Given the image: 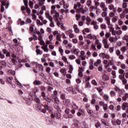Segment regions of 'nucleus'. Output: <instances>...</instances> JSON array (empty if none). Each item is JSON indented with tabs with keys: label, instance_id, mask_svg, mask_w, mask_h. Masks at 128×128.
<instances>
[{
	"label": "nucleus",
	"instance_id": "1",
	"mask_svg": "<svg viewBox=\"0 0 128 128\" xmlns=\"http://www.w3.org/2000/svg\"><path fill=\"white\" fill-rule=\"evenodd\" d=\"M41 106H44V108H38V110H39L40 112H42V114H46V110H48L50 114L52 112V110H50V107H48V105L46 104H45L44 105L42 104Z\"/></svg>",
	"mask_w": 128,
	"mask_h": 128
},
{
	"label": "nucleus",
	"instance_id": "2",
	"mask_svg": "<svg viewBox=\"0 0 128 128\" xmlns=\"http://www.w3.org/2000/svg\"><path fill=\"white\" fill-rule=\"evenodd\" d=\"M52 98L54 100L55 104H60V100H58V91L56 90L54 92V94H52Z\"/></svg>",
	"mask_w": 128,
	"mask_h": 128
},
{
	"label": "nucleus",
	"instance_id": "3",
	"mask_svg": "<svg viewBox=\"0 0 128 128\" xmlns=\"http://www.w3.org/2000/svg\"><path fill=\"white\" fill-rule=\"evenodd\" d=\"M62 117V114L58 111H56L54 113H52L50 114V118H56L58 120H60Z\"/></svg>",
	"mask_w": 128,
	"mask_h": 128
},
{
	"label": "nucleus",
	"instance_id": "4",
	"mask_svg": "<svg viewBox=\"0 0 128 128\" xmlns=\"http://www.w3.org/2000/svg\"><path fill=\"white\" fill-rule=\"evenodd\" d=\"M105 20H106V23L108 26V28H114V25L112 24H110V18L108 16H106L105 18Z\"/></svg>",
	"mask_w": 128,
	"mask_h": 128
},
{
	"label": "nucleus",
	"instance_id": "5",
	"mask_svg": "<svg viewBox=\"0 0 128 128\" xmlns=\"http://www.w3.org/2000/svg\"><path fill=\"white\" fill-rule=\"evenodd\" d=\"M112 126H120L122 124V120L120 119H117L116 121L115 120H113L111 121Z\"/></svg>",
	"mask_w": 128,
	"mask_h": 128
},
{
	"label": "nucleus",
	"instance_id": "6",
	"mask_svg": "<svg viewBox=\"0 0 128 128\" xmlns=\"http://www.w3.org/2000/svg\"><path fill=\"white\" fill-rule=\"evenodd\" d=\"M99 56L100 58H102V60H104V58H106L107 60H108V58H110V56H108V55L106 54H104V52H102V53L100 54Z\"/></svg>",
	"mask_w": 128,
	"mask_h": 128
},
{
	"label": "nucleus",
	"instance_id": "7",
	"mask_svg": "<svg viewBox=\"0 0 128 128\" xmlns=\"http://www.w3.org/2000/svg\"><path fill=\"white\" fill-rule=\"evenodd\" d=\"M14 80V78L12 76L6 77V82L8 84H12V80Z\"/></svg>",
	"mask_w": 128,
	"mask_h": 128
},
{
	"label": "nucleus",
	"instance_id": "8",
	"mask_svg": "<svg viewBox=\"0 0 128 128\" xmlns=\"http://www.w3.org/2000/svg\"><path fill=\"white\" fill-rule=\"evenodd\" d=\"M76 12H78V14H84L85 12H86V10H84L82 8H80L76 10Z\"/></svg>",
	"mask_w": 128,
	"mask_h": 128
},
{
	"label": "nucleus",
	"instance_id": "9",
	"mask_svg": "<svg viewBox=\"0 0 128 128\" xmlns=\"http://www.w3.org/2000/svg\"><path fill=\"white\" fill-rule=\"evenodd\" d=\"M38 68V70L42 72H44V66L42 64H38L36 66V68Z\"/></svg>",
	"mask_w": 128,
	"mask_h": 128
},
{
	"label": "nucleus",
	"instance_id": "10",
	"mask_svg": "<svg viewBox=\"0 0 128 128\" xmlns=\"http://www.w3.org/2000/svg\"><path fill=\"white\" fill-rule=\"evenodd\" d=\"M97 24L98 23L96 22L92 21L91 22L90 25L94 26V30H98V25Z\"/></svg>",
	"mask_w": 128,
	"mask_h": 128
},
{
	"label": "nucleus",
	"instance_id": "11",
	"mask_svg": "<svg viewBox=\"0 0 128 128\" xmlns=\"http://www.w3.org/2000/svg\"><path fill=\"white\" fill-rule=\"evenodd\" d=\"M102 80L106 82L110 80V76L106 74H104L102 76Z\"/></svg>",
	"mask_w": 128,
	"mask_h": 128
},
{
	"label": "nucleus",
	"instance_id": "12",
	"mask_svg": "<svg viewBox=\"0 0 128 128\" xmlns=\"http://www.w3.org/2000/svg\"><path fill=\"white\" fill-rule=\"evenodd\" d=\"M121 108L122 110H126V108H128V103L124 102L122 103Z\"/></svg>",
	"mask_w": 128,
	"mask_h": 128
},
{
	"label": "nucleus",
	"instance_id": "13",
	"mask_svg": "<svg viewBox=\"0 0 128 128\" xmlns=\"http://www.w3.org/2000/svg\"><path fill=\"white\" fill-rule=\"evenodd\" d=\"M102 43L104 44V48H108V39H104L102 40Z\"/></svg>",
	"mask_w": 128,
	"mask_h": 128
},
{
	"label": "nucleus",
	"instance_id": "14",
	"mask_svg": "<svg viewBox=\"0 0 128 128\" xmlns=\"http://www.w3.org/2000/svg\"><path fill=\"white\" fill-rule=\"evenodd\" d=\"M87 38H89V40H96V36L92 35V34H88L87 36Z\"/></svg>",
	"mask_w": 128,
	"mask_h": 128
},
{
	"label": "nucleus",
	"instance_id": "15",
	"mask_svg": "<svg viewBox=\"0 0 128 128\" xmlns=\"http://www.w3.org/2000/svg\"><path fill=\"white\" fill-rule=\"evenodd\" d=\"M86 112H87L88 114H89V116H94V110L88 108L86 109Z\"/></svg>",
	"mask_w": 128,
	"mask_h": 128
},
{
	"label": "nucleus",
	"instance_id": "16",
	"mask_svg": "<svg viewBox=\"0 0 128 128\" xmlns=\"http://www.w3.org/2000/svg\"><path fill=\"white\" fill-rule=\"evenodd\" d=\"M72 108L73 109V110H78V106H76V103H74V102H72Z\"/></svg>",
	"mask_w": 128,
	"mask_h": 128
},
{
	"label": "nucleus",
	"instance_id": "17",
	"mask_svg": "<svg viewBox=\"0 0 128 128\" xmlns=\"http://www.w3.org/2000/svg\"><path fill=\"white\" fill-rule=\"evenodd\" d=\"M44 100L47 102H49V104H50V102H54V100L48 96Z\"/></svg>",
	"mask_w": 128,
	"mask_h": 128
},
{
	"label": "nucleus",
	"instance_id": "18",
	"mask_svg": "<svg viewBox=\"0 0 128 128\" xmlns=\"http://www.w3.org/2000/svg\"><path fill=\"white\" fill-rule=\"evenodd\" d=\"M63 102L66 106H70V100L68 99L64 100Z\"/></svg>",
	"mask_w": 128,
	"mask_h": 128
},
{
	"label": "nucleus",
	"instance_id": "19",
	"mask_svg": "<svg viewBox=\"0 0 128 128\" xmlns=\"http://www.w3.org/2000/svg\"><path fill=\"white\" fill-rule=\"evenodd\" d=\"M102 64V60L100 59H98L96 62L94 63V66H100Z\"/></svg>",
	"mask_w": 128,
	"mask_h": 128
},
{
	"label": "nucleus",
	"instance_id": "20",
	"mask_svg": "<svg viewBox=\"0 0 128 128\" xmlns=\"http://www.w3.org/2000/svg\"><path fill=\"white\" fill-rule=\"evenodd\" d=\"M128 47L127 46H123L122 47L120 48V51L122 52V54H124V52H126L127 50H128Z\"/></svg>",
	"mask_w": 128,
	"mask_h": 128
},
{
	"label": "nucleus",
	"instance_id": "21",
	"mask_svg": "<svg viewBox=\"0 0 128 128\" xmlns=\"http://www.w3.org/2000/svg\"><path fill=\"white\" fill-rule=\"evenodd\" d=\"M46 16L47 18H48V20H49L50 22H52V17L50 15L49 13H46Z\"/></svg>",
	"mask_w": 128,
	"mask_h": 128
},
{
	"label": "nucleus",
	"instance_id": "22",
	"mask_svg": "<svg viewBox=\"0 0 128 128\" xmlns=\"http://www.w3.org/2000/svg\"><path fill=\"white\" fill-rule=\"evenodd\" d=\"M122 39L123 40H126V44L127 46H128V35H124Z\"/></svg>",
	"mask_w": 128,
	"mask_h": 128
},
{
	"label": "nucleus",
	"instance_id": "23",
	"mask_svg": "<svg viewBox=\"0 0 128 128\" xmlns=\"http://www.w3.org/2000/svg\"><path fill=\"white\" fill-rule=\"evenodd\" d=\"M34 102H36V104H40V98H37L36 96L34 98Z\"/></svg>",
	"mask_w": 128,
	"mask_h": 128
},
{
	"label": "nucleus",
	"instance_id": "24",
	"mask_svg": "<svg viewBox=\"0 0 128 128\" xmlns=\"http://www.w3.org/2000/svg\"><path fill=\"white\" fill-rule=\"evenodd\" d=\"M128 98V94L126 93L124 94V95L122 97V100H124V102H126V100Z\"/></svg>",
	"mask_w": 128,
	"mask_h": 128
},
{
	"label": "nucleus",
	"instance_id": "25",
	"mask_svg": "<svg viewBox=\"0 0 128 128\" xmlns=\"http://www.w3.org/2000/svg\"><path fill=\"white\" fill-rule=\"evenodd\" d=\"M101 122L103 124H104V126H108V124L106 123V119H102L101 120Z\"/></svg>",
	"mask_w": 128,
	"mask_h": 128
},
{
	"label": "nucleus",
	"instance_id": "26",
	"mask_svg": "<svg viewBox=\"0 0 128 128\" xmlns=\"http://www.w3.org/2000/svg\"><path fill=\"white\" fill-rule=\"evenodd\" d=\"M10 60L12 62V64H14V66H16L18 61L16 60V58H10Z\"/></svg>",
	"mask_w": 128,
	"mask_h": 128
},
{
	"label": "nucleus",
	"instance_id": "27",
	"mask_svg": "<svg viewBox=\"0 0 128 128\" xmlns=\"http://www.w3.org/2000/svg\"><path fill=\"white\" fill-rule=\"evenodd\" d=\"M110 94L111 98H114V96H116V92L114 90H112L110 92Z\"/></svg>",
	"mask_w": 128,
	"mask_h": 128
},
{
	"label": "nucleus",
	"instance_id": "28",
	"mask_svg": "<svg viewBox=\"0 0 128 128\" xmlns=\"http://www.w3.org/2000/svg\"><path fill=\"white\" fill-rule=\"evenodd\" d=\"M7 74H12L13 76L14 74V72L11 70H7Z\"/></svg>",
	"mask_w": 128,
	"mask_h": 128
},
{
	"label": "nucleus",
	"instance_id": "29",
	"mask_svg": "<svg viewBox=\"0 0 128 128\" xmlns=\"http://www.w3.org/2000/svg\"><path fill=\"white\" fill-rule=\"evenodd\" d=\"M108 94H104L103 96V98L104 100L109 102L110 100H108Z\"/></svg>",
	"mask_w": 128,
	"mask_h": 128
},
{
	"label": "nucleus",
	"instance_id": "30",
	"mask_svg": "<svg viewBox=\"0 0 128 128\" xmlns=\"http://www.w3.org/2000/svg\"><path fill=\"white\" fill-rule=\"evenodd\" d=\"M34 84V86H40V84H42V82H40V81H38L36 80L34 82H33Z\"/></svg>",
	"mask_w": 128,
	"mask_h": 128
},
{
	"label": "nucleus",
	"instance_id": "31",
	"mask_svg": "<svg viewBox=\"0 0 128 128\" xmlns=\"http://www.w3.org/2000/svg\"><path fill=\"white\" fill-rule=\"evenodd\" d=\"M101 126H102V124H100V122L98 121L95 124V127L96 128H100Z\"/></svg>",
	"mask_w": 128,
	"mask_h": 128
},
{
	"label": "nucleus",
	"instance_id": "32",
	"mask_svg": "<svg viewBox=\"0 0 128 128\" xmlns=\"http://www.w3.org/2000/svg\"><path fill=\"white\" fill-rule=\"evenodd\" d=\"M84 78L85 79L86 82H88V80H90V76H87L86 75L84 76Z\"/></svg>",
	"mask_w": 128,
	"mask_h": 128
},
{
	"label": "nucleus",
	"instance_id": "33",
	"mask_svg": "<svg viewBox=\"0 0 128 128\" xmlns=\"http://www.w3.org/2000/svg\"><path fill=\"white\" fill-rule=\"evenodd\" d=\"M86 4L88 6H92V1L90 0H88L86 2Z\"/></svg>",
	"mask_w": 128,
	"mask_h": 128
},
{
	"label": "nucleus",
	"instance_id": "34",
	"mask_svg": "<svg viewBox=\"0 0 128 128\" xmlns=\"http://www.w3.org/2000/svg\"><path fill=\"white\" fill-rule=\"evenodd\" d=\"M74 54H80V50L78 49H74L73 50Z\"/></svg>",
	"mask_w": 128,
	"mask_h": 128
},
{
	"label": "nucleus",
	"instance_id": "35",
	"mask_svg": "<svg viewBox=\"0 0 128 128\" xmlns=\"http://www.w3.org/2000/svg\"><path fill=\"white\" fill-rule=\"evenodd\" d=\"M38 88L37 87H34V88L32 90V92L34 93V94L38 92Z\"/></svg>",
	"mask_w": 128,
	"mask_h": 128
},
{
	"label": "nucleus",
	"instance_id": "36",
	"mask_svg": "<svg viewBox=\"0 0 128 128\" xmlns=\"http://www.w3.org/2000/svg\"><path fill=\"white\" fill-rule=\"evenodd\" d=\"M60 72L61 74H62L64 76H66V69L62 68L60 70Z\"/></svg>",
	"mask_w": 128,
	"mask_h": 128
},
{
	"label": "nucleus",
	"instance_id": "37",
	"mask_svg": "<svg viewBox=\"0 0 128 128\" xmlns=\"http://www.w3.org/2000/svg\"><path fill=\"white\" fill-rule=\"evenodd\" d=\"M71 128H78V124H73L71 125Z\"/></svg>",
	"mask_w": 128,
	"mask_h": 128
},
{
	"label": "nucleus",
	"instance_id": "38",
	"mask_svg": "<svg viewBox=\"0 0 128 128\" xmlns=\"http://www.w3.org/2000/svg\"><path fill=\"white\" fill-rule=\"evenodd\" d=\"M100 2V0H94V1L95 6H100V2Z\"/></svg>",
	"mask_w": 128,
	"mask_h": 128
},
{
	"label": "nucleus",
	"instance_id": "39",
	"mask_svg": "<svg viewBox=\"0 0 128 128\" xmlns=\"http://www.w3.org/2000/svg\"><path fill=\"white\" fill-rule=\"evenodd\" d=\"M41 96L43 97L44 100L46 98L47 96L46 95V92H44L42 91L41 92Z\"/></svg>",
	"mask_w": 128,
	"mask_h": 128
},
{
	"label": "nucleus",
	"instance_id": "40",
	"mask_svg": "<svg viewBox=\"0 0 128 128\" xmlns=\"http://www.w3.org/2000/svg\"><path fill=\"white\" fill-rule=\"evenodd\" d=\"M36 52L37 54H42V52L40 49H36Z\"/></svg>",
	"mask_w": 128,
	"mask_h": 128
},
{
	"label": "nucleus",
	"instance_id": "41",
	"mask_svg": "<svg viewBox=\"0 0 128 128\" xmlns=\"http://www.w3.org/2000/svg\"><path fill=\"white\" fill-rule=\"evenodd\" d=\"M29 96H31V98H36V94H34V93L31 92L29 94Z\"/></svg>",
	"mask_w": 128,
	"mask_h": 128
},
{
	"label": "nucleus",
	"instance_id": "42",
	"mask_svg": "<svg viewBox=\"0 0 128 128\" xmlns=\"http://www.w3.org/2000/svg\"><path fill=\"white\" fill-rule=\"evenodd\" d=\"M100 28L102 30H106V25L104 24H101Z\"/></svg>",
	"mask_w": 128,
	"mask_h": 128
},
{
	"label": "nucleus",
	"instance_id": "43",
	"mask_svg": "<svg viewBox=\"0 0 128 128\" xmlns=\"http://www.w3.org/2000/svg\"><path fill=\"white\" fill-rule=\"evenodd\" d=\"M23 2H24V4L26 8H28V0H24Z\"/></svg>",
	"mask_w": 128,
	"mask_h": 128
},
{
	"label": "nucleus",
	"instance_id": "44",
	"mask_svg": "<svg viewBox=\"0 0 128 128\" xmlns=\"http://www.w3.org/2000/svg\"><path fill=\"white\" fill-rule=\"evenodd\" d=\"M86 22H87V24H88V25L90 24V22L92 21V20H90V18L88 16V17L86 18Z\"/></svg>",
	"mask_w": 128,
	"mask_h": 128
},
{
	"label": "nucleus",
	"instance_id": "45",
	"mask_svg": "<svg viewBox=\"0 0 128 128\" xmlns=\"http://www.w3.org/2000/svg\"><path fill=\"white\" fill-rule=\"evenodd\" d=\"M100 6L102 8H104V7H106V4L104 2H101L100 4Z\"/></svg>",
	"mask_w": 128,
	"mask_h": 128
},
{
	"label": "nucleus",
	"instance_id": "46",
	"mask_svg": "<svg viewBox=\"0 0 128 128\" xmlns=\"http://www.w3.org/2000/svg\"><path fill=\"white\" fill-rule=\"evenodd\" d=\"M104 110H108V104H105L102 106Z\"/></svg>",
	"mask_w": 128,
	"mask_h": 128
},
{
	"label": "nucleus",
	"instance_id": "47",
	"mask_svg": "<svg viewBox=\"0 0 128 128\" xmlns=\"http://www.w3.org/2000/svg\"><path fill=\"white\" fill-rule=\"evenodd\" d=\"M28 4H29V6L30 8H32L33 6H34V2H32L30 0Z\"/></svg>",
	"mask_w": 128,
	"mask_h": 128
},
{
	"label": "nucleus",
	"instance_id": "48",
	"mask_svg": "<svg viewBox=\"0 0 128 128\" xmlns=\"http://www.w3.org/2000/svg\"><path fill=\"white\" fill-rule=\"evenodd\" d=\"M58 50L61 54V56H63L64 54V50H62V48H58Z\"/></svg>",
	"mask_w": 128,
	"mask_h": 128
},
{
	"label": "nucleus",
	"instance_id": "49",
	"mask_svg": "<svg viewBox=\"0 0 128 128\" xmlns=\"http://www.w3.org/2000/svg\"><path fill=\"white\" fill-rule=\"evenodd\" d=\"M122 6L124 8H126V7L128 6V3H126V2H123Z\"/></svg>",
	"mask_w": 128,
	"mask_h": 128
},
{
	"label": "nucleus",
	"instance_id": "50",
	"mask_svg": "<svg viewBox=\"0 0 128 128\" xmlns=\"http://www.w3.org/2000/svg\"><path fill=\"white\" fill-rule=\"evenodd\" d=\"M118 20V16H114L112 18V22H116Z\"/></svg>",
	"mask_w": 128,
	"mask_h": 128
},
{
	"label": "nucleus",
	"instance_id": "51",
	"mask_svg": "<svg viewBox=\"0 0 128 128\" xmlns=\"http://www.w3.org/2000/svg\"><path fill=\"white\" fill-rule=\"evenodd\" d=\"M60 98L63 100H66V94H61Z\"/></svg>",
	"mask_w": 128,
	"mask_h": 128
},
{
	"label": "nucleus",
	"instance_id": "52",
	"mask_svg": "<svg viewBox=\"0 0 128 128\" xmlns=\"http://www.w3.org/2000/svg\"><path fill=\"white\" fill-rule=\"evenodd\" d=\"M86 88H90V82H86Z\"/></svg>",
	"mask_w": 128,
	"mask_h": 128
},
{
	"label": "nucleus",
	"instance_id": "53",
	"mask_svg": "<svg viewBox=\"0 0 128 128\" xmlns=\"http://www.w3.org/2000/svg\"><path fill=\"white\" fill-rule=\"evenodd\" d=\"M56 22L58 26H60L62 28L64 27V25H62V23H60L59 20L57 21Z\"/></svg>",
	"mask_w": 128,
	"mask_h": 128
},
{
	"label": "nucleus",
	"instance_id": "54",
	"mask_svg": "<svg viewBox=\"0 0 128 128\" xmlns=\"http://www.w3.org/2000/svg\"><path fill=\"white\" fill-rule=\"evenodd\" d=\"M118 72L120 74H124V70L122 69H119Z\"/></svg>",
	"mask_w": 128,
	"mask_h": 128
},
{
	"label": "nucleus",
	"instance_id": "55",
	"mask_svg": "<svg viewBox=\"0 0 128 128\" xmlns=\"http://www.w3.org/2000/svg\"><path fill=\"white\" fill-rule=\"evenodd\" d=\"M61 38H62V36H60V34H58L56 35L57 40H58L59 42H60Z\"/></svg>",
	"mask_w": 128,
	"mask_h": 128
},
{
	"label": "nucleus",
	"instance_id": "56",
	"mask_svg": "<svg viewBox=\"0 0 128 128\" xmlns=\"http://www.w3.org/2000/svg\"><path fill=\"white\" fill-rule=\"evenodd\" d=\"M106 4H112V2H114V0H106Z\"/></svg>",
	"mask_w": 128,
	"mask_h": 128
},
{
	"label": "nucleus",
	"instance_id": "57",
	"mask_svg": "<svg viewBox=\"0 0 128 128\" xmlns=\"http://www.w3.org/2000/svg\"><path fill=\"white\" fill-rule=\"evenodd\" d=\"M102 65L99 66L98 67V72H102Z\"/></svg>",
	"mask_w": 128,
	"mask_h": 128
},
{
	"label": "nucleus",
	"instance_id": "58",
	"mask_svg": "<svg viewBox=\"0 0 128 128\" xmlns=\"http://www.w3.org/2000/svg\"><path fill=\"white\" fill-rule=\"evenodd\" d=\"M26 104H28V106H30V104H32V100H30V99H28L26 100Z\"/></svg>",
	"mask_w": 128,
	"mask_h": 128
},
{
	"label": "nucleus",
	"instance_id": "59",
	"mask_svg": "<svg viewBox=\"0 0 128 128\" xmlns=\"http://www.w3.org/2000/svg\"><path fill=\"white\" fill-rule=\"evenodd\" d=\"M116 54L117 56H120V50H116Z\"/></svg>",
	"mask_w": 128,
	"mask_h": 128
},
{
	"label": "nucleus",
	"instance_id": "60",
	"mask_svg": "<svg viewBox=\"0 0 128 128\" xmlns=\"http://www.w3.org/2000/svg\"><path fill=\"white\" fill-rule=\"evenodd\" d=\"M62 60L64 62H68V59L66 58V56H62Z\"/></svg>",
	"mask_w": 128,
	"mask_h": 128
},
{
	"label": "nucleus",
	"instance_id": "61",
	"mask_svg": "<svg viewBox=\"0 0 128 128\" xmlns=\"http://www.w3.org/2000/svg\"><path fill=\"white\" fill-rule=\"evenodd\" d=\"M122 84H126V83L128 82V80L126 78H124L122 80Z\"/></svg>",
	"mask_w": 128,
	"mask_h": 128
},
{
	"label": "nucleus",
	"instance_id": "62",
	"mask_svg": "<svg viewBox=\"0 0 128 128\" xmlns=\"http://www.w3.org/2000/svg\"><path fill=\"white\" fill-rule=\"evenodd\" d=\"M124 16H126V15L124 14V12H122L120 14V18H124Z\"/></svg>",
	"mask_w": 128,
	"mask_h": 128
},
{
	"label": "nucleus",
	"instance_id": "63",
	"mask_svg": "<svg viewBox=\"0 0 128 128\" xmlns=\"http://www.w3.org/2000/svg\"><path fill=\"white\" fill-rule=\"evenodd\" d=\"M70 60H74L76 58V56L74 55H70L69 56Z\"/></svg>",
	"mask_w": 128,
	"mask_h": 128
},
{
	"label": "nucleus",
	"instance_id": "64",
	"mask_svg": "<svg viewBox=\"0 0 128 128\" xmlns=\"http://www.w3.org/2000/svg\"><path fill=\"white\" fill-rule=\"evenodd\" d=\"M118 56V58L120 60H124V56L120 54L119 56Z\"/></svg>",
	"mask_w": 128,
	"mask_h": 128
}]
</instances>
